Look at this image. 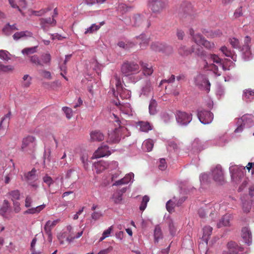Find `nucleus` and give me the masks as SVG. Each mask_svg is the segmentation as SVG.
<instances>
[{
  "mask_svg": "<svg viewBox=\"0 0 254 254\" xmlns=\"http://www.w3.org/2000/svg\"><path fill=\"white\" fill-rule=\"evenodd\" d=\"M252 168H253V169L254 170V162H249L247 166L242 168H240L237 166H232L230 168V171L231 174L232 181L236 184L239 183L244 176L243 170L246 168L249 171H250Z\"/></svg>",
  "mask_w": 254,
  "mask_h": 254,
  "instance_id": "1",
  "label": "nucleus"
},
{
  "mask_svg": "<svg viewBox=\"0 0 254 254\" xmlns=\"http://www.w3.org/2000/svg\"><path fill=\"white\" fill-rule=\"evenodd\" d=\"M121 72L125 76L139 73L140 71L139 65L134 62L127 61L121 66Z\"/></svg>",
  "mask_w": 254,
  "mask_h": 254,
  "instance_id": "2",
  "label": "nucleus"
},
{
  "mask_svg": "<svg viewBox=\"0 0 254 254\" xmlns=\"http://www.w3.org/2000/svg\"><path fill=\"white\" fill-rule=\"evenodd\" d=\"M35 137L28 135L23 138L21 150L22 152L28 154H33L35 151Z\"/></svg>",
  "mask_w": 254,
  "mask_h": 254,
  "instance_id": "3",
  "label": "nucleus"
},
{
  "mask_svg": "<svg viewBox=\"0 0 254 254\" xmlns=\"http://www.w3.org/2000/svg\"><path fill=\"white\" fill-rule=\"evenodd\" d=\"M113 116L115 118V121L117 124V125L120 127V121L119 118L115 114H113ZM123 129V128L121 127L116 128L114 130L109 133L107 141L109 143H118L121 138Z\"/></svg>",
  "mask_w": 254,
  "mask_h": 254,
  "instance_id": "4",
  "label": "nucleus"
},
{
  "mask_svg": "<svg viewBox=\"0 0 254 254\" xmlns=\"http://www.w3.org/2000/svg\"><path fill=\"white\" fill-rule=\"evenodd\" d=\"M210 60L213 63V64H210V66L215 74L217 75H221V72L218 70V67L222 68L224 70L226 69L223 64V60L220 59L217 55L210 54Z\"/></svg>",
  "mask_w": 254,
  "mask_h": 254,
  "instance_id": "5",
  "label": "nucleus"
},
{
  "mask_svg": "<svg viewBox=\"0 0 254 254\" xmlns=\"http://www.w3.org/2000/svg\"><path fill=\"white\" fill-rule=\"evenodd\" d=\"M176 119L180 125H187L192 120L191 114L186 112L178 111L176 114Z\"/></svg>",
  "mask_w": 254,
  "mask_h": 254,
  "instance_id": "6",
  "label": "nucleus"
},
{
  "mask_svg": "<svg viewBox=\"0 0 254 254\" xmlns=\"http://www.w3.org/2000/svg\"><path fill=\"white\" fill-rule=\"evenodd\" d=\"M133 26L137 27H143L148 28L151 25L150 21L146 19L142 15L139 14L135 15L133 17Z\"/></svg>",
  "mask_w": 254,
  "mask_h": 254,
  "instance_id": "7",
  "label": "nucleus"
},
{
  "mask_svg": "<svg viewBox=\"0 0 254 254\" xmlns=\"http://www.w3.org/2000/svg\"><path fill=\"white\" fill-rule=\"evenodd\" d=\"M167 4L166 0H153L150 2V7L154 13H159L165 8Z\"/></svg>",
  "mask_w": 254,
  "mask_h": 254,
  "instance_id": "8",
  "label": "nucleus"
},
{
  "mask_svg": "<svg viewBox=\"0 0 254 254\" xmlns=\"http://www.w3.org/2000/svg\"><path fill=\"white\" fill-rule=\"evenodd\" d=\"M198 118L200 122L203 124H208L212 121L213 114L210 111H201L197 114Z\"/></svg>",
  "mask_w": 254,
  "mask_h": 254,
  "instance_id": "9",
  "label": "nucleus"
},
{
  "mask_svg": "<svg viewBox=\"0 0 254 254\" xmlns=\"http://www.w3.org/2000/svg\"><path fill=\"white\" fill-rule=\"evenodd\" d=\"M25 177L28 184L32 187L37 188L38 184L36 181L38 180V176L36 174V170L33 169L31 171L25 174Z\"/></svg>",
  "mask_w": 254,
  "mask_h": 254,
  "instance_id": "10",
  "label": "nucleus"
},
{
  "mask_svg": "<svg viewBox=\"0 0 254 254\" xmlns=\"http://www.w3.org/2000/svg\"><path fill=\"white\" fill-rule=\"evenodd\" d=\"M227 251H224L223 254H241L243 248L239 247L235 242H230L227 244Z\"/></svg>",
  "mask_w": 254,
  "mask_h": 254,
  "instance_id": "11",
  "label": "nucleus"
},
{
  "mask_svg": "<svg viewBox=\"0 0 254 254\" xmlns=\"http://www.w3.org/2000/svg\"><path fill=\"white\" fill-rule=\"evenodd\" d=\"M115 78L117 92L120 94V97L122 98H129L130 97L129 91L126 89H123L121 85V81L120 78L118 77L116 75L115 76Z\"/></svg>",
  "mask_w": 254,
  "mask_h": 254,
  "instance_id": "12",
  "label": "nucleus"
},
{
  "mask_svg": "<svg viewBox=\"0 0 254 254\" xmlns=\"http://www.w3.org/2000/svg\"><path fill=\"white\" fill-rule=\"evenodd\" d=\"M212 175L213 176V179L216 182L222 183L224 182L223 173L220 165H217L213 170Z\"/></svg>",
  "mask_w": 254,
  "mask_h": 254,
  "instance_id": "13",
  "label": "nucleus"
},
{
  "mask_svg": "<svg viewBox=\"0 0 254 254\" xmlns=\"http://www.w3.org/2000/svg\"><path fill=\"white\" fill-rule=\"evenodd\" d=\"M241 235L242 239L246 244L249 245L252 243V233L248 226L242 227Z\"/></svg>",
  "mask_w": 254,
  "mask_h": 254,
  "instance_id": "14",
  "label": "nucleus"
},
{
  "mask_svg": "<svg viewBox=\"0 0 254 254\" xmlns=\"http://www.w3.org/2000/svg\"><path fill=\"white\" fill-rule=\"evenodd\" d=\"M54 15H52V18H41L40 19V25L41 28L45 31L48 30L49 25L54 26L56 24V21L54 19Z\"/></svg>",
  "mask_w": 254,
  "mask_h": 254,
  "instance_id": "15",
  "label": "nucleus"
},
{
  "mask_svg": "<svg viewBox=\"0 0 254 254\" xmlns=\"http://www.w3.org/2000/svg\"><path fill=\"white\" fill-rule=\"evenodd\" d=\"M109 147L107 145L102 146L94 153V157L96 158L103 157L110 155Z\"/></svg>",
  "mask_w": 254,
  "mask_h": 254,
  "instance_id": "16",
  "label": "nucleus"
},
{
  "mask_svg": "<svg viewBox=\"0 0 254 254\" xmlns=\"http://www.w3.org/2000/svg\"><path fill=\"white\" fill-rule=\"evenodd\" d=\"M252 118L253 116L252 115H245L243 116L241 118V121L243 122L240 126H239L235 130V132H238L243 130V127H245L247 124L251 123L252 122Z\"/></svg>",
  "mask_w": 254,
  "mask_h": 254,
  "instance_id": "17",
  "label": "nucleus"
},
{
  "mask_svg": "<svg viewBox=\"0 0 254 254\" xmlns=\"http://www.w3.org/2000/svg\"><path fill=\"white\" fill-rule=\"evenodd\" d=\"M231 218V216L230 214H226L223 215L217 223V227L220 228L222 227L230 226Z\"/></svg>",
  "mask_w": 254,
  "mask_h": 254,
  "instance_id": "18",
  "label": "nucleus"
},
{
  "mask_svg": "<svg viewBox=\"0 0 254 254\" xmlns=\"http://www.w3.org/2000/svg\"><path fill=\"white\" fill-rule=\"evenodd\" d=\"M90 139L92 141H101L104 140V134L99 130H94L90 132Z\"/></svg>",
  "mask_w": 254,
  "mask_h": 254,
  "instance_id": "19",
  "label": "nucleus"
},
{
  "mask_svg": "<svg viewBox=\"0 0 254 254\" xmlns=\"http://www.w3.org/2000/svg\"><path fill=\"white\" fill-rule=\"evenodd\" d=\"M17 30H18V29L16 27V25L15 24L10 25L9 23H7L4 26L2 31L5 35L9 36L14 31Z\"/></svg>",
  "mask_w": 254,
  "mask_h": 254,
  "instance_id": "20",
  "label": "nucleus"
},
{
  "mask_svg": "<svg viewBox=\"0 0 254 254\" xmlns=\"http://www.w3.org/2000/svg\"><path fill=\"white\" fill-rule=\"evenodd\" d=\"M139 64L141 65L143 73L145 75H150L152 74L153 70L152 66L149 65L146 63H144L142 61L139 62Z\"/></svg>",
  "mask_w": 254,
  "mask_h": 254,
  "instance_id": "21",
  "label": "nucleus"
},
{
  "mask_svg": "<svg viewBox=\"0 0 254 254\" xmlns=\"http://www.w3.org/2000/svg\"><path fill=\"white\" fill-rule=\"evenodd\" d=\"M111 165H108L107 162L103 161H100L95 164V168L96 172L98 174L101 173L108 167H110Z\"/></svg>",
  "mask_w": 254,
  "mask_h": 254,
  "instance_id": "22",
  "label": "nucleus"
},
{
  "mask_svg": "<svg viewBox=\"0 0 254 254\" xmlns=\"http://www.w3.org/2000/svg\"><path fill=\"white\" fill-rule=\"evenodd\" d=\"M11 112L9 111L2 118L0 124V129H4L8 127L10 120Z\"/></svg>",
  "mask_w": 254,
  "mask_h": 254,
  "instance_id": "23",
  "label": "nucleus"
},
{
  "mask_svg": "<svg viewBox=\"0 0 254 254\" xmlns=\"http://www.w3.org/2000/svg\"><path fill=\"white\" fill-rule=\"evenodd\" d=\"M203 235L202 237V240L204 241L207 244L209 236L211 235L212 228L209 226H205L203 229Z\"/></svg>",
  "mask_w": 254,
  "mask_h": 254,
  "instance_id": "24",
  "label": "nucleus"
},
{
  "mask_svg": "<svg viewBox=\"0 0 254 254\" xmlns=\"http://www.w3.org/2000/svg\"><path fill=\"white\" fill-rule=\"evenodd\" d=\"M136 39L139 41V45L140 47L144 48L146 47L149 43V38H148L145 34H140L139 36L136 37Z\"/></svg>",
  "mask_w": 254,
  "mask_h": 254,
  "instance_id": "25",
  "label": "nucleus"
},
{
  "mask_svg": "<svg viewBox=\"0 0 254 254\" xmlns=\"http://www.w3.org/2000/svg\"><path fill=\"white\" fill-rule=\"evenodd\" d=\"M45 207L46 205L43 204L39 206H37L36 207L28 209L27 210L25 211L24 213L32 214L39 213L40 211L44 209L45 208Z\"/></svg>",
  "mask_w": 254,
  "mask_h": 254,
  "instance_id": "26",
  "label": "nucleus"
},
{
  "mask_svg": "<svg viewBox=\"0 0 254 254\" xmlns=\"http://www.w3.org/2000/svg\"><path fill=\"white\" fill-rule=\"evenodd\" d=\"M137 125L140 127L139 129L141 131L147 132L152 129L151 126L148 122L140 121Z\"/></svg>",
  "mask_w": 254,
  "mask_h": 254,
  "instance_id": "27",
  "label": "nucleus"
},
{
  "mask_svg": "<svg viewBox=\"0 0 254 254\" xmlns=\"http://www.w3.org/2000/svg\"><path fill=\"white\" fill-rule=\"evenodd\" d=\"M181 18L184 22L190 23L194 18V16L190 11L188 12L185 11L181 16Z\"/></svg>",
  "mask_w": 254,
  "mask_h": 254,
  "instance_id": "28",
  "label": "nucleus"
},
{
  "mask_svg": "<svg viewBox=\"0 0 254 254\" xmlns=\"http://www.w3.org/2000/svg\"><path fill=\"white\" fill-rule=\"evenodd\" d=\"M7 195L11 198V200L13 201L18 200L20 198V192L18 190H11L8 192Z\"/></svg>",
  "mask_w": 254,
  "mask_h": 254,
  "instance_id": "29",
  "label": "nucleus"
},
{
  "mask_svg": "<svg viewBox=\"0 0 254 254\" xmlns=\"http://www.w3.org/2000/svg\"><path fill=\"white\" fill-rule=\"evenodd\" d=\"M152 88L150 80H146L144 85L142 87L141 94L148 95L151 91Z\"/></svg>",
  "mask_w": 254,
  "mask_h": 254,
  "instance_id": "30",
  "label": "nucleus"
},
{
  "mask_svg": "<svg viewBox=\"0 0 254 254\" xmlns=\"http://www.w3.org/2000/svg\"><path fill=\"white\" fill-rule=\"evenodd\" d=\"M165 48L164 45L159 42H154L151 45V49L155 52H163Z\"/></svg>",
  "mask_w": 254,
  "mask_h": 254,
  "instance_id": "31",
  "label": "nucleus"
},
{
  "mask_svg": "<svg viewBox=\"0 0 254 254\" xmlns=\"http://www.w3.org/2000/svg\"><path fill=\"white\" fill-rule=\"evenodd\" d=\"M155 241L158 242L160 239H162L163 234L160 227L159 225L155 226L154 231Z\"/></svg>",
  "mask_w": 254,
  "mask_h": 254,
  "instance_id": "32",
  "label": "nucleus"
},
{
  "mask_svg": "<svg viewBox=\"0 0 254 254\" xmlns=\"http://www.w3.org/2000/svg\"><path fill=\"white\" fill-rule=\"evenodd\" d=\"M9 207L10 203L9 201L6 199H4L0 208V214L3 216H4Z\"/></svg>",
  "mask_w": 254,
  "mask_h": 254,
  "instance_id": "33",
  "label": "nucleus"
},
{
  "mask_svg": "<svg viewBox=\"0 0 254 254\" xmlns=\"http://www.w3.org/2000/svg\"><path fill=\"white\" fill-rule=\"evenodd\" d=\"M77 178L76 172L73 170H69L67 171L65 179L74 182Z\"/></svg>",
  "mask_w": 254,
  "mask_h": 254,
  "instance_id": "34",
  "label": "nucleus"
},
{
  "mask_svg": "<svg viewBox=\"0 0 254 254\" xmlns=\"http://www.w3.org/2000/svg\"><path fill=\"white\" fill-rule=\"evenodd\" d=\"M251 42V38L248 36L245 37L244 39V44L243 46L242 50L245 52H250V43Z\"/></svg>",
  "mask_w": 254,
  "mask_h": 254,
  "instance_id": "35",
  "label": "nucleus"
},
{
  "mask_svg": "<svg viewBox=\"0 0 254 254\" xmlns=\"http://www.w3.org/2000/svg\"><path fill=\"white\" fill-rule=\"evenodd\" d=\"M154 146V142L152 139H148L145 140L143 143V147L147 152L152 150Z\"/></svg>",
  "mask_w": 254,
  "mask_h": 254,
  "instance_id": "36",
  "label": "nucleus"
},
{
  "mask_svg": "<svg viewBox=\"0 0 254 254\" xmlns=\"http://www.w3.org/2000/svg\"><path fill=\"white\" fill-rule=\"evenodd\" d=\"M176 199L175 197L173 198V200H169L166 203V209L170 212L171 213L174 211V207L177 206L176 204Z\"/></svg>",
  "mask_w": 254,
  "mask_h": 254,
  "instance_id": "37",
  "label": "nucleus"
},
{
  "mask_svg": "<svg viewBox=\"0 0 254 254\" xmlns=\"http://www.w3.org/2000/svg\"><path fill=\"white\" fill-rule=\"evenodd\" d=\"M30 62L36 66H43V64L41 62L37 55H33L29 57Z\"/></svg>",
  "mask_w": 254,
  "mask_h": 254,
  "instance_id": "38",
  "label": "nucleus"
},
{
  "mask_svg": "<svg viewBox=\"0 0 254 254\" xmlns=\"http://www.w3.org/2000/svg\"><path fill=\"white\" fill-rule=\"evenodd\" d=\"M58 240L61 245H68L72 241L71 239L68 237H65L64 234L58 237Z\"/></svg>",
  "mask_w": 254,
  "mask_h": 254,
  "instance_id": "39",
  "label": "nucleus"
},
{
  "mask_svg": "<svg viewBox=\"0 0 254 254\" xmlns=\"http://www.w3.org/2000/svg\"><path fill=\"white\" fill-rule=\"evenodd\" d=\"M179 53L182 56H187L191 53V49L190 50L185 46H181L179 49Z\"/></svg>",
  "mask_w": 254,
  "mask_h": 254,
  "instance_id": "40",
  "label": "nucleus"
},
{
  "mask_svg": "<svg viewBox=\"0 0 254 254\" xmlns=\"http://www.w3.org/2000/svg\"><path fill=\"white\" fill-rule=\"evenodd\" d=\"M191 53H194L198 56L200 57H204L205 55V52L203 50L202 47H198L195 49L194 47L192 46L191 48Z\"/></svg>",
  "mask_w": 254,
  "mask_h": 254,
  "instance_id": "41",
  "label": "nucleus"
},
{
  "mask_svg": "<svg viewBox=\"0 0 254 254\" xmlns=\"http://www.w3.org/2000/svg\"><path fill=\"white\" fill-rule=\"evenodd\" d=\"M193 41L197 45H200L205 40V38L200 34H196L193 36Z\"/></svg>",
  "mask_w": 254,
  "mask_h": 254,
  "instance_id": "42",
  "label": "nucleus"
},
{
  "mask_svg": "<svg viewBox=\"0 0 254 254\" xmlns=\"http://www.w3.org/2000/svg\"><path fill=\"white\" fill-rule=\"evenodd\" d=\"M122 196V193H120L118 191H116L113 194L112 198L115 203L119 204L123 200Z\"/></svg>",
  "mask_w": 254,
  "mask_h": 254,
  "instance_id": "43",
  "label": "nucleus"
},
{
  "mask_svg": "<svg viewBox=\"0 0 254 254\" xmlns=\"http://www.w3.org/2000/svg\"><path fill=\"white\" fill-rule=\"evenodd\" d=\"M157 103L155 100H152L149 106V111L151 115H155L156 113Z\"/></svg>",
  "mask_w": 254,
  "mask_h": 254,
  "instance_id": "44",
  "label": "nucleus"
},
{
  "mask_svg": "<svg viewBox=\"0 0 254 254\" xmlns=\"http://www.w3.org/2000/svg\"><path fill=\"white\" fill-rule=\"evenodd\" d=\"M41 59L42 63L50 65L51 62V56L48 53L43 54L42 55Z\"/></svg>",
  "mask_w": 254,
  "mask_h": 254,
  "instance_id": "45",
  "label": "nucleus"
},
{
  "mask_svg": "<svg viewBox=\"0 0 254 254\" xmlns=\"http://www.w3.org/2000/svg\"><path fill=\"white\" fill-rule=\"evenodd\" d=\"M150 198L148 195H145L142 197V199L139 207V209L141 211H143L145 209L147 204Z\"/></svg>",
  "mask_w": 254,
  "mask_h": 254,
  "instance_id": "46",
  "label": "nucleus"
},
{
  "mask_svg": "<svg viewBox=\"0 0 254 254\" xmlns=\"http://www.w3.org/2000/svg\"><path fill=\"white\" fill-rule=\"evenodd\" d=\"M243 97L245 99H253L254 97V90L251 89H246L244 91Z\"/></svg>",
  "mask_w": 254,
  "mask_h": 254,
  "instance_id": "47",
  "label": "nucleus"
},
{
  "mask_svg": "<svg viewBox=\"0 0 254 254\" xmlns=\"http://www.w3.org/2000/svg\"><path fill=\"white\" fill-rule=\"evenodd\" d=\"M37 48V46H34L30 48H26L22 50V53L26 55L34 54L36 52Z\"/></svg>",
  "mask_w": 254,
  "mask_h": 254,
  "instance_id": "48",
  "label": "nucleus"
},
{
  "mask_svg": "<svg viewBox=\"0 0 254 254\" xmlns=\"http://www.w3.org/2000/svg\"><path fill=\"white\" fill-rule=\"evenodd\" d=\"M222 34L220 30H214L208 32L206 35L207 37L213 38L217 37H219Z\"/></svg>",
  "mask_w": 254,
  "mask_h": 254,
  "instance_id": "49",
  "label": "nucleus"
},
{
  "mask_svg": "<svg viewBox=\"0 0 254 254\" xmlns=\"http://www.w3.org/2000/svg\"><path fill=\"white\" fill-rule=\"evenodd\" d=\"M100 28V25H97L95 24H93L92 25L88 28L85 31L84 34L92 33L94 31L98 30Z\"/></svg>",
  "mask_w": 254,
  "mask_h": 254,
  "instance_id": "50",
  "label": "nucleus"
},
{
  "mask_svg": "<svg viewBox=\"0 0 254 254\" xmlns=\"http://www.w3.org/2000/svg\"><path fill=\"white\" fill-rule=\"evenodd\" d=\"M13 70V67L12 65H4L0 62V71L9 72Z\"/></svg>",
  "mask_w": 254,
  "mask_h": 254,
  "instance_id": "51",
  "label": "nucleus"
},
{
  "mask_svg": "<svg viewBox=\"0 0 254 254\" xmlns=\"http://www.w3.org/2000/svg\"><path fill=\"white\" fill-rule=\"evenodd\" d=\"M113 230V226H110L108 229L104 231L103 233L102 236L100 238L99 241L101 242L105 238L108 237Z\"/></svg>",
  "mask_w": 254,
  "mask_h": 254,
  "instance_id": "52",
  "label": "nucleus"
},
{
  "mask_svg": "<svg viewBox=\"0 0 254 254\" xmlns=\"http://www.w3.org/2000/svg\"><path fill=\"white\" fill-rule=\"evenodd\" d=\"M49 10H51V9L49 8L42 9L39 11L33 10L32 11V14L34 15L39 16L44 15L45 13Z\"/></svg>",
  "mask_w": 254,
  "mask_h": 254,
  "instance_id": "53",
  "label": "nucleus"
},
{
  "mask_svg": "<svg viewBox=\"0 0 254 254\" xmlns=\"http://www.w3.org/2000/svg\"><path fill=\"white\" fill-rule=\"evenodd\" d=\"M197 80H201L203 81V83L205 85L207 86V90H209V88L210 86V83L209 81L206 79V78L202 75H199L197 76Z\"/></svg>",
  "mask_w": 254,
  "mask_h": 254,
  "instance_id": "54",
  "label": "nucleus"
},
{
  "mask_svg": "<svg viewBox=\"0 0 254 254\" xmlns=\"http://www.w3.org/2000/svg\"><path fill=\"white\" fill-rule=\"evenodd\" d=\"M201 45L208 50H212L215 48V45L213 43L210 42L206 39H205Z\"/></svg>",
  "mask_w": 254,
  "mask_h": 254,
  "instance_id": "55",
  "label": "nucleus"
},
{
  "mask_svg": "<svg viewBox=\"0 0 254 254\" xmlns=\"http://www.w3.org/2000/svg\"><path fill=\"white\" fill-rule=\"evenodd\" d=\"M63 111L64 112L66 115V117L68 119H70L72 116V110L71 108L64 107L62 109Z\"/></svg>",
  "mask_w": 254,
  "mask_h": 254,
  "instance_id": "56",
  "label": "nucleus"
},
{
  "mask_svg": "<svg viewBox=\"0 0 254 254\" xmlns=\"http://www.w3.org/2000/svg\"><path fill=\"white\" fill-rule=\"evenodd\" d=\"M8 54L9 53L6 51L0 50V59L5 61H8L10 59Z\"/></svg>",
  "mask_w": 254,
  "mask_h": 254,
  "instance_id": "57",
  "label": "nucleus"
},
{
  "mask_svg": "<svg viewBox=\"0 0 254 254\" xmlns=\"http://www.w3.org/2000/svg\"><path fill=\"white\" fill-rule=\"evenodd\" d=\"M41 75L45 78L51 79L52 78L51 72L46 70H41L40 71Z\"/></svg>",
  "mask_w": 254,
  "mask_h": 254,
  "instance_id": "58",
  "label": "nucleus"
},
{
  "mask_svg": "<svg viewBox=\"0 0 254 254\" xmlns=\"http://www.w3.org/2000/svg\"><path fill=\"white\" fill-rule=\"evenodd\" d=\"M251 209V203L250 201H245L243 203V209L245 212H249Z\"/></svg>",
  "mask_w": 254,
  "mask_h": 254,
  "instance_id": "59",
  "label": "nucleus"
},
{
  "mask_svg": "<svg viewBox=\"0 0 254 254\" xmlns=\"http://www.w3.org/2000/svg\"><path fill=\"white\" fill-rule=\"evenodd\" d=\"M167 166V165L165 159L164 158L160 159L159 161V164L158 165L159 169L160 170L163 171L166 169Z\"/></svg>",
  "mask_w": 254,
  "mask_h": 254,
  "instance_id": "60",
  "label": "nucleus"
},
{
  "mask_svg": "<svg viewBox=\"0 0 254 254\" xmlns=\"http://www.w3.org/2000/svg\"><path fill=\"white\" fill-rule=\"evenodd\" d=\"M229 41L230 44L233 48H238L240 47L239 41L238 39L235 38H233L230 39Z\"/></svg>",
  "mask_w": 254,
  "mask_h": 254,
  "instance_id": "61",
  "label": "nucleus"
},
{
  "mask_svg": "<svg viewBox=\"0 0 254 254\" xmlns=\"http://www.w3.org/2000/svg\"><path fill=\"white\" fill-rule=\"evenodd\" d=\"M26 36L25 32L21 31L19 32H16L13 35V38L15 40H18L22 37H23Z\"/></svg>",
  "mask_w": 254,
  "mask_h": 254,
  "instance_id": "62",
  "label": "nucleus"
},
{
  "mask_svg": "<svg viewBox=\"0 0 254 254\" xmlns=\"http://www.w3.org/2000/svg\"><path fill=\"white\" fill-rule=\"evenodd\" d=\"M33 199L29 195H27L25 200V206L27 208L32 206Z\"/></svg>",
  "mask_w": 254,
  "mask_h": 254,
  "instance_id": "63",
  "label": "nucleus"
},
{
  "mask_svg": "<svg viewBox=\"0 0 254 254\" xmlns=\"http://www.w3.org/2000/svg\"><path fill=\"white\" fill-rule=\"evenodd\" d=\"M220 50L226 57H230L232 55L231 51L229 50L225 46L222 47L220 48Z\"/></svg>",
  "mask_w": 254,
  "mask_h": 254,
  "instance_id": "64",
  "label": "nucleus"
}]
</instances>
